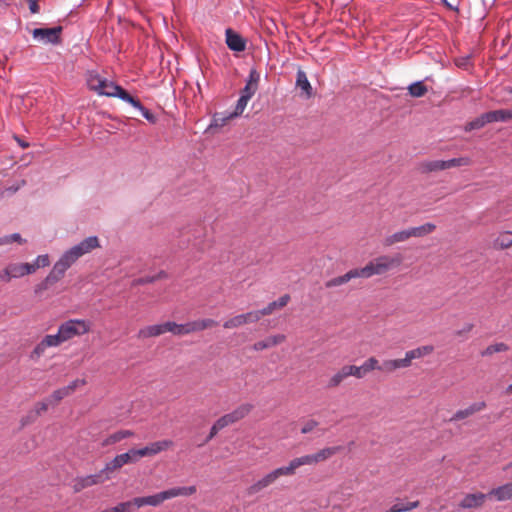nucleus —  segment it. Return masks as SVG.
<instances>
[{"instance_id": "nucleus-8", "label": "nucleus", "mask_w": 512, "mask_h": 512, "mask_svg": "<svg viewBox=\"0 0 512 512\" xmlns=\"http://www.w3.org/2000/svg\"><path fill=\"white\" fill-rule=\"evenodd\" d=\"M281 476H290L286 467H279L266 474L249 487L250 494H256L276 482Z\"/></svg>"}, {"instance_id": "nucleus-58", "label": "nucleus", "mask_w": 512, "mask_h": 512, "mask_svg": "<svg viewBox=\"0 0 512 512\" xmlns=\"http://www.w3.org/2000/svg\"><path fill=\"white\" fill-rule=\"evenodd\" d=\"M257 87L247 84L245 87L241 90V95L246 96L248 99H251L253 95L256 93Z\"/></svg>"}, {"instance_id": "nucleus-43", "label": "nucleus", "mask_w": 512, "mask_h": 512, "mask_svg": "<svg viewBox=\"0 0 512 512\" xmlns=\"http://www.w3.org/2000/svg\"><path fill=\"white\" fill-rule=\"evenodd\" d=\"M241 315H242V318H244V320H245V324L257 322L261 319L262 316H266V314L263 312V309L243 313Z\"/></svg>"}, {"instance_id": "nucleus-21", "label": "nucleus", "mask_w": 512, "mask_h": 512, "mask_svg": "<svg viewBox=\"0 0 512 512\" xmlns=\"http://www.w3.org/2000/svg\"><path fill=\"white\" fill-rule=\"evenodd\" d=\"M407 361H405V358L402 359H390V360H384L379 367V371L385 372V373H392L397 369L400 368H407Z\"/></svg>"}, {"instance_id": "nucleus-60", "label": "nucleus", "mask_w": 512, "mask_h": 512, "mask_svg": "<svg viewBox=\"0 0 512 512\" xmlns=\"http://www.w3.org/2000/svg\"><path fill=\"white\" fill-rule=\"evenodd\" d=\"M84 384H85L84 379H76V380L72 381L69 385L65 386V388L67 389L69 394H71L76 388H78L79 386H82Z\"/></svg>"}, {"instance_id": "nucleus-52", "label": "nucleus", "mask_w": 512, "mask_h": 512, "mask_svg": "<svg viewBox=\"0 0 512 512\" xmlns=\"http://www.w3.org/2000/svg\"><path fill=\"white\" fill-rule=\"evenodd\" d=\"M47 349V346L45 343L41 340L33 349V351L30 354V358L32 360H38L41 356L44 355L45 351Z\"/></svg>"}, {"instance_id": "nucleus-57", "label": "nucleus", "mask_w": 512, "mask_h": 512, "mask_svg": "<svg viewBox=\"0 0 512 512\" xmlns=\"http://www.w3.org/2000/svg\"><path fill=\"white\" fill-rule=\"evenodd\" d=\"M318 422L316 420L310 419L308 420L303 427L301 428L302 434L310 433L314 428L318 426Z\"/></svg>"}, {"instance_id": "nucleus-37", "label": "nucleus", "mask_w": 512, "mask_h": 512, "mask_svg": "<svg viewBox=\"0 0 512 512\" xmlns=\"http://www.w3.org/2000/svg\"><path fill=\"white\" fill-rule=\"evenodd\" d=\"M42 341L45 343V345L47 346V348H52V347H58L60 346L63 342L62 338H61V335L59 333V331H57L56 334H49V335H46Z\"/></svg>"}, {"instance_id": "nucleus-15", "label": "nucleus", "mask_w": 512, "mask_h": 512, "mask_svg": "<svg viewBox=\"0 0 512 512\" xmlns=\"http://www.w3.org/2000/svg\"><path fill=\"white\" fill-rule=\"evenodd\" d=\"M486 407V403L484 401L476 402L469 405L467 408L458 410L451 418L450 422L462 420L473 415L476 412L483 410Z\"/></svg>"}, {"instance_id": "nucleus-24", "label": "nucleus", "mask_w": 512, "mask_h": 512, "mask_svg": "<svg viewBox=\"0 0 512 512\" xmlns=\"http://www.w3.org/2000/svg\"><path fill=\"white\" fill-rule=\"evenodd\" d=\"M217 324H218L217 321L210 319V318L190 321L189 322L190 333L200 332L207 328L216 326Z\"/></svg>"}, {"instance_id": "nucleus-13", "label": "nucleus", "mask_w": 512, "mask_h": 512, "mask_svg": "<svg viewBox=\"0 0 512 512\" xmlns=\"http://www.w3.org/2000/svg\"><path fill=\"white\" fill-rule=\"evenodd\" d=\"M225 35L226 44L230 50L235 52H242L245 50L246 41L240 34L228 28L226 29Z\"/></svg>"}, {"instance_id": "nucleus-59", "label": "nucleus", "mask_w": 512, "mask_h": 512, "mask_svg": "<svg viewBox=\"0 0 512 512\" xmlns=\"http://www.w3.org/2000/svg\"><path fill=\"white\" fill-rule=\"evenodd\" d=\"M187 334H191L190 328H189V322L184 323V324H178V328H176L175 335L183 336V335H187Z\"/></svg>"}, {"instance_id": "nucleus-27", "label": "nucleus", "mask_w": 512, "mask_h": 512, "mask_svg": "<svg viewBox=\"0 0 512 512\" xmlns=\"http://www.w3.org/2000/svg\"><path fill=\"white\" fill-rule=\"evenodd\" d=\"M290 300V296L285 294L281 296L278 300L270 302L266 307L263 308V312L266 315L271 314L274 310L285 307Z\"/></svg>"}, {"instance_id": "nucleus-12", "label": "nucleus", "mask_w": 512, "mask_h": 512, "mask_svg": "<svg viewBox=\"0 0 512 512\" xmlns=\"http://www.w3.org/2000/svg\"><path fill=\"white\" fill-rule=\"evenodd\" d=\"M487 497L488 494L481 492L466 494L459 502V507L461 509L479 508L485 503Z\"/></svg>"}, {"instance_id": "nucleus-47", "label": "nucleus", "mask_w": 512, "mask_h": 512, "mask_svg": "<svg viewBox=\"0 0 512 512\" xmlns=\"http://www.w3.org/2000/svg\"><path fill=\"white\" fill-rule=\"evenodd\" d=\"M133 507H135L134 499L131 501L121 502L110 509L111 512H132Z\"/></svg>"}, {"instance_id": "nucleus-54", "label": "nucleus", "mask_w": 512, "mask_h": 512, "mask_svg": "<svg viewBox=\"0 0 512 512\" xmlns=\"http://www.w3.org/2000/svg\"><path fill=\"white\" fill-rule=\"evenodd\" d=\"M166 277V273L164 271L159 272L156 276H147L143 278H139L135 281L136 284H147L156 281L157 279Z\"/></svg>"}, {"instance_id": "nucleus-48", "label": "nucleus", "mask_w": 512, "mask_h": 512, "mask_svg": "<svg viewBox=\"0 0 512 512\" xmlns=\"http://www.w3.org/2000/svg\"><path fill=\"white\" fill-rule=\"evenodd\" d=\"M250 99H248L246 96L240 95V98L237 101L236 107L234 112L231 113V116L237 117L243 113L245 110L247 103Z\"/></svg>"}, {"instance_id": "nucleus-3", "label": "nucleus", "mask_w": 512, "mask_h": 512, "mask_svg": "<svg viewBox=\"0 0 512 512\" xmlns=\"http://www.w3.org/2000/svg\"><path fill=\"white\" fill-rule=\"evenodd\" d=\"M402 257L400 255L388 256L383 255L370 261L362 268H358L361 278H370L374 275H381L390 269L397 267L401 264Z\"/></svg>"}, {"instance_id": "nucleus-14", "label": "nucleus", "mask_w": 512, "mask_h": 512, "mask_svg": "<svg viewBox=\"0 0 512 512\" xmlns=\"http://www.w3.org/2000/svg\"><path fill=\"white\" fill-rule=\"evenodd\" d=\"M317 464L314 454L309 455H303L301 457L294 458L289 462V464L286 467V470L288 471L289 475H293L301 466L304 465H315Z\"/></svg>"}, {"instance_id": "nucleus-18", "label": "nucleus", "mask_w": 512, "mask_h": 512, "mask_svg": "<svg viewBox=\"0 0 512 512\" xmlns=\"http://www.w3.org/2000/svg\"><path fill=\"white\" fill-rule=\"evenodd\" d=\"M285 339H286V337L283 334L269 336L264 340L254 343L252 346V349L255 351H261L264 349H268V348L274 347V346L284 342Z\"/></svg>"}, {"instance_id": "nucleus-55", "label": "nucleus", "mask_w": 512, "mask_h": 512, "mask_svg": "<svg viewBox=\"0 0 512 512\" xmlns=\"http://www.w3.org/2000/svg\"><path fill=\"white\" fill-rule=\"evenodd\" d=\"M137 110L140 111L141 115L150 123L156 122V117L153 113H151L147 108H145L141 103L140 107H136Z\"/></svg>"}, {"instance_id": "nucleus-1", "label": "nucleus", "mask_w": 512, "mask_h": 512, "mask_svg": "<svg viewBox=\"0 0 512 512\" xmlns=\"http://www.w3.org/2000/svg\"><path fill=\"white\" fill-rule=\"evenodd\" d=\"M100 246L97 236H89L78 244L64 251L46 278L37 286L36 292L46 290L49 286L60 281L66 271L77 262L79 258L90 253Z\"/></svg>"}, {"instance_id": "nucleus-16", "label": "nucleus", "mask_w": 512, "mask_h": 512, "mask_svg": "<svg viewBox=\"0 0 512 512\" xmlns=\"http://www.w3.org/2000/svg\"><path fill=\"white\" fill-rule=\"evenodd\" d=\"M355 278H361L360 277V273L358 271V268L351 269V270H349L348 272H346L345 274H343L341 276L334 277V278L328 280L325 283V286L327 288L341 286V285L346 284L347 282H349L350 280L355 279Z\"/></svg>"}, {"instance_id": "nucleus-9", "label": "nucleus", "mask_w": 512, "mask_h": 512, "mask_svg": "<svg viewBox=\"0 0 512 512\" xmlns=\"http://www.w3.org/2000/svg\"><path fill=\"white\" fill-rule=\"evenodd\" d=\"M252 406L250 404H243L233 410L232 412L220 417L214 424L218 429L222 430L225 427L243 419L251 411Z\"/></svg>"}, {"instance_id": "nucleus-4", "label": "nucleus", "mask_w": 512, "mask_h": 512, "mask_svg": "<svg viewBox=\"0 0 512 512\" xmlns=\"http://www.w3.org/2000/svg\"><path fill=\"white\" fill-rule=\"evenodd\" d=\"M91 325L89 320L69 319L59 325L58 331L63 342H67L74 337H80L90 332Z\"/></svg>"}, {"instance_id": "nucleus-17", "label": "nucleus", "mask_w": 512, "mask_h": 512, "mask_svg": "<svg viewBox=\"0 0 512 512\" xmlns=\"http://www.w3.org/2000/svg\"><path fill=\"white\" fill-rule=\"evenodd\" d=\"M488 497H494L497 501L512 499V482L506 483L489 491Z\"/></svg>"}, {"instance_id": "nucleus-29", "label": "nucleus", "mask_w": 512, "mask_h": 512, "mask_svg": "<svg viewBox=\"0 0 512 512\" xmlns=\"http://www.w3.org/2000/svg\"><path fill=\"white\" fill-rule=\"evenodd\" d=\"M347 377H349V375H348V371H347V368L345 365L329 379V381L327 383V387L328 388L338 387Z\"/></svg>"}, {"instance_id": "nucleus-6", "label": "nucleus", "mask_w": 512, "mask_h": 512, "mask_svg": "<svg viewBox=\"0 0 512 512\" xmlns=\"http://www.w3.org/2000/svg\"><path fill=\"white\" fill-rule=\"evenodd\" d=\"M29 274H33V269L29 267V263L12 262L0 271V280L8 283L12 279L20 278Z\"/></svg>"}, {"instance_id": "nucleus-56", "label": "nucleus", "mask_w": 512, "mask_h": 512, "mask_svg": "<svg viewBox=\"0 0 512 512\" xmlns=\"http://www.w3.org/2000/svg\"><path fill=\"white\" fill-rule=\"evenodd\" d=\"M259 79H260L259 73L255 69H252L249 73L246 83L258 88Z\"/></svg>"}, {"instance_id": "nucleus-53", "label": "nucleus", "mask_w": 512, "mask_h": 512, "mask_svg": "<svg viewBox=\"0 0 512 512\" xmlns=\"http://www.w3.org/2000/svg\"><path fill=\"white\" fill-rule=\"evenodd\" d=\"M68 395H70V394L67 391V389L65 387H62L60 389L55 390L52 393V395L49 397V399L51 402L53 401L54 403H57Z\"/></svg>"}, {"instance_id": "nucleus-39", "label": "nucleus", "mask_w": 512, "mask_h": 512, "mask_svg": "<svg viewBox=\"0 0 512 512\" xmlns=\"http://www.w3.org/2000/svg\"><path fill=\"white\" fill-rule=\"evenodd\" d=\"M470 163H471V160L468 157H459V158H452L449 160H445L446 169L460 167V166H468V165H470Z\"/></svg>"}, {"instance_id": "nucleus-42", "label": "nucleus", "mask_w": 512, "mask_h": 512, "mask_svg": "<svg viewBox=\"0 0 512 512\" xmlns=\"http://www.w3.org/2000/svg\"><path fill=\"white\" fill-rule=\"evenodd\" d=\"M242 325H245V320H244V318H242L241 314L236 315V316L226 320L223 323V327L225 329H233V328L240 327Z\"/></svg>"}, {"instance_id": "nucleus-51", "label": "nucleus", "mask_w": 512, "mask_h": 512, "mask_svg": "<svg viewBox=\"0 0 512 512\" xmlns=\"http://www.w3.org/2000/svg\"><path fill=\"white\" fill-rule=\"evenodd\" d=\"M346 368H347L349 376H354L358 379H361L366 375L365 371L363 370L362 365H360V366L346 365Z\"/></svg>"}, {"instance_id": "nucleus-36", "label": "nucleus", "mask_w": 512, "mask_h": 512, "mask_svg": "<svg viewBox=\"0 0 512 512\" xmlns=\"http://www.w3.org/2000/svg\"><path fill=\"white\" fill-rule=\"evenodd\" d=\"M419 506V501L408 503H396L387 512H406Z\"/></svg>"}, {"instance_id": "nucleus-30", "label": "nucleus", "mask_w": 512, "mask_h": 512, "mask_svg": "<svg viewBox=\"0 0 512 512\" xmlns=\"http://www.w3.org/2000/svg\"><path fill=\"white\" fill-rule=\"evenodd\" d=\"M133 433L129 430H120L109 435L103 442L104 445H111L117 443L125 438L132 436Z\"/></svg>"}, {"instance_id": "nucleus-50", "label": "nucleus", "mask_w": 512, "mask_h": 512, "mask_svg": "<svg viewBox=\"0 0 512 512\" xmlns=\"http://www.w3.org/2000/svg\"><path fill=\"white\" fill-rule=\"evenodd\" d=\"M51 403L50 399H45L44 401L38 402L32 412L34 413V416L32 417V420H35L37 416H39L41 413L45 412L48 409L49 404Z\"/></svg>"}, {"instance_id": "nucleus-38", "label": "nucleus", "mask_w": 512, "mask_h": 512, "mask_svg": "<svg viewBox=\"0 0 512 512\" xmlns=\"http://www.w3.org/2000/svg\"><path fill=\"white\" fill-rule=\"evenodd\" d=\"M234 118L231 113L228 115L215 114L208 129L223 127L230 119Z\"/></svg>"}, {"instance_id": "nucleus-31", "label": "nucleus", "mask_w": 512, "mask_h": 512, "mask_svg": "<svg viewBox=\"0 0 512 512\" xmlns=\"http://www.w3.org/2000/svg\"><path fill=\"white\" fill-rule=\"evenodd\" d=\"M428 89L422 81H416L408 86V92L412 97L419 98L427 93Z\"/></svg>"}, {"instance_id": "nucleus-10", "label": "nucleus", "mask_w": 512, "mask_h": 512, "mask_svg": "<svg viewBox=\"0 0 512 512\" xmlns=\"http://www.w3.org/2000/svg\"><path fill=\"white\" fill-rule=\"evenodd\" d=\"M61 26L53 28H36L32 35L35 40L44 44H57L60 42Z\"/></svg>"}, {"instance_id": "nucleus-45", "label": "nucleus", "mask_w": 512, "mask_h": 512, "mask_svg": "<svg viewBox=\"0 0 512 512\" xmlns=\"http://www.w3.org/2000/svg\"><path fill=\"white\" fill-rule=\"evenodd\" d=\"M241 315H242V318H244V320H245V324L257 322L261 319L262 316H266V314L263 312V309L243 313Z\"/></svg>"}, {"instance_id": "nucleus-33", "label": "nucleus", "mask_w": 512, "mask_h": 512, "mask_svg": "<svg viewBox=\"0 0 512 512\" xmlns=\"http://www.w3.org/2000/svg\"><path fill=\"white\" fill-rule=\"evenodd\" d=\"M114 97L121 99L124 102L131 104L135 109L136 107H140V101L132 97L125 89L121 86L117 90V93Z\"/></svg>"}, {"instance_id": "nucleus-61", "label": "nucleus", "mask_w": 512, "mask_h": 512, "mask_svg": "<svg viewBox=\"0 0 512 512\" xmlns=\"http://www.w3.org/2000/svg\"><path fill=\"white\" fill-rule=\"evenodd\" d=\"M164 333L170 332L175 335L176 328H178V324L173 321H167L163 323Z\"/></svg>"}, {"instance_id": "nucleus-64", "label": "nucleus", "mask_w": 512, "mask_h": 512, "mask_svg": "<svg viewBox=\"0 0 512 512\" xmlns=\"http://www.w3.org/2000/svg\"><path fill=\"white\" fill-rule=\"evenodd\" d=\"M86 477H87L88 484H90L91 486L101 482V475H99V474L88 475Z\"/></svg>"}, {"instance_id": "nucleus-28", "label": "nucleus", "mask_w": 512, "mask_h": 512, "mask_svg": "<svg viewBox=\"0 0 512 512\" xmlns=\"http://www.w3.org/2000/svg\"><path fill=\"white\" fill-rule=\"evenodd\" d=\"M342 449L341 446H334V447H326L321 450H319L317 453H314L316 462H322L329 458H331L333 455L338 453Z\"/></svg>"}, {"instance_id": "nucleus-63", "label": "nucleus", "mask_w": 512, "mask_h": 512, "mask_svg": "<svg viewBox=\"0 0 512 512\" xmlns=\"http://www.w3.org/2000/svg\"><path fill=\"white\" fill-rule=\"evenodd\" d=\"M29 4V10L31 13L36 14L39 12L40 7L38 5V0H27Z\"/></svg>"}, {"instance_id": "nucleus-49", "label": "nucleus", "mask_w": 512, "mask_h": 512, "mask_svg": "<svg viewBox=\"0 0 512 512\" xmlns=\"http://www.w3.org/2000/svg\"><path fill=\"white\" fill-rule=\"evenodd\" d=\"M363 370L366 374L373 370H379L380 364L379 361L375 357H370L362 364Z\"/></svg>"}, {"instance_id": "nucleus-32", "label": "nucleus", "mask_w": 512, "mask_h": 512, "mask_svg": "<svg viewBox=\"0 0 512 512\" xmlns=\"http://www.w3.org/2000/svg\"><path fill=\"white\" fill-rule=\"evenodd\" d=\"M486 113H483L479 117L475 118L474 120L470 121L465 126V131L469 132L475 129H480L484 127L486 124L489 123L488 118H486Z\"/></svg>"}, {"instance_id": "nucleus-62", "label": "nucleus", "mask_w": 512, "mask_h": 512, "mask_svg": "<svg viewBox=\"0 0 512 512\" xmlns=\"http://www.w3.org/2000/svg\"><path fill=\"white\" fill-rule=\"evenodd\" d=\"M89 486H91V485L88 484L87 477L85 476V477H82V478L78 479L76 481L74 487H75L76 491H80V490H82V489H84L86 487H89Z\"/></svg>"}, {"instance_id": "nucleus-22", "label": "nucleus", "mask_w": 512, "mask_h": 512, "mask_svg": "<svg viewBox=\"0 0 512 512\" xmlns=\"http://www.w3.org/2000/svg\"><path fill=\"white\" fill-rule=\"evenodd\" d=\"M296 87L301 89L306 97H310L312 95V86L307 78L306 73L301 69L297 71Z\"/></svg>"}, {"instance_id": "nucleus-25", "label": "nucleus", "mask_w": 512, "mask_h": 512, "mask_svg": "<svg viewBox=\"0 0 512 512\" xmlns=\"http://www.w3.org/2000/svg\"><path fill=\"white\" fill-rule=\"evenodd\" d=\"M409 238H411L409 230L405 229V230H401V231L395 232V233L387 236L384 239L383 244H384V246L388 247V246H392L395 243L404 242V241L408 240Z\"/></svg>"}, {"instance_id": "nucleus-7", "label": "nucleus", "mask_w": 512, "mask_h": 512, "mask_svg": "<svg viewBox=\"0 0 512 512\" xmlns=\"http://www.w3.org/2000/svg\"><path fill=\"white\" fill-rule=\"evenodd\" d=\"M141 458V455L138 454V449H130L125 453L116 455L111 461L106 463L105 468L102 472H111L117 469H120L126 464H134L137 463Z\"/></svg>"}, {"instance_id": "nucleus-44", "label": "nucleus", "mask_w": 512, "mask_h": 512, "mask_svg": "<svg viewBox=\"0 0 512 512\" xmlns=\"http://www.w3.org/2000/svg\"><path fill=\"white\" fill-rule=\"evenodd\" d=\"M241 315H242V318H244V320H245V324L257 322L261 319L262 316H266V314L263 312V309L243 313Z\"/></svg>"}, {"instance_id": "nucleus-41", "label": "nucleus", "mask_w": 512, "mask_h": 512, "mask_svg": "<svg viewBox=\"0 0 512 512\" xmlns=\"http://www.w3.org/2000/svg\"><path fill=\"white\" fill-rule=\"evenodd\" d=\"M424 169L428 172L446 170L445 160H431L424 164Z\"/></svg>"}, {"instance_id": "nucleus-26", "label": "nucleus", "mask_w": 512, "mask_h": 512, "mask_svg": "<svg viewBox=\"0 0 512 512\" xmlns=\"http://www.w3.org/2000/svg\"><path fill=\"white\" fill-rule=\"evenodd\" d=\"M436 226L433 223H425L418 227L408 228L410 237H423L435 230Z\"/></svg>"}, {"instance_id": "nucleus-2", "label": "nucleus", "mask_w": 512, "mask_h": 512, "mask_svg": "<svg viewBox=\"0 0 512 512\" xmlns=\"http://www.w3.org/2000/svg\"><path fill=\"white\" fill-rule=\"evenodd\" d=\"M196 493L195 486L173 487L171 489L159 492L154 495L136 497L134 503L136 508H141L145 505L159 506L162 502L179 496H190Z\"/></svg>"}, {"instance_id": "nucleus-11", "label": "nucleus", "mask_w": 512, "mask_h": 512, "mask_svg": "<svg viewBox=\"0 0 512 512\" xmlns=\"http://www.w3.org/2000/svg\"><path fill=\"white\" fill-rule=\"evenodd\" d=\"M171 446H173V441L168 440V439L160 440V441L152 442L145 447L139 448L138 454L141 455V458L147 457V456H154L163 451H166Z\"/></svg>"}, {"instance_id": "nucleus-46", "label": "nucleus", "mask_w": 512, "mask_h": 512, "mask_svg": "<svg viewBox=\"0 0 512 512\" xmlns=\"http://www.w3.org/2000/svg\"><path fill=\"white\" fill-rule=\"evenodd\" d=\"M13 242H18L19 244H22L25 241L22 239L19 233H13L10 235L0 237V246L9 245Z\"/></svg>"}, {"instance_id": "nucleus-35", "label": "nucleus", "mask_w": 512, "mask_h": 512, "mask_svg": "<svg viewBox=\"0 0 512 512\" xmlns=\"http://www.w3.org/2000/svg\"><path fill=\"white\" fill-rule=\"evenodd\" d=\"M508 349H509V347L507 344L500 342V343L489 345L485 350H483L481 352V355L482 356H490L494 353L505 352Z\"/></svg>"}, {"instance_id": "nucleus-34", "label": "nucleus", "mask_w": 512, "mask_h": 512, "mask_svg": "<svg viewBox=\"0 0 512 512\" xmlns=\"http://www.w3.org/2000/svg\"><path fill=\"white\" fill-rule=\"evenodd\" d=\"M50 264V258L48 254H42L36 257V259L29 263V267L33 269V273L36 272L39 268H44L49 266Z\"/></svg>"}, {"instance_id": "nucleus-40", "label": "nucleus", "mask_w": 512, "mask_h": 512, "mask_svg": "<svg viewBox=\"0 0 512 512\" xmlns=\"http://www.w3.org/2000/svg\"><path fill=\"white\" fill-rule=\"evenodd\" d=\"M496 244L503 249L510 247L512 245V232L505 231L501 233L496 239Z\"/></svg>"}, {"instance_id": "nucleus-20", "label": "nucleus", "mask_w": 512, "mask_h": 512, "mask_svg": "<svg viewBox=\"0 0 512 512\" xmlns=\"http://www.w3.org/2000/svg\"><path fill=\"white\" fill-rule=\"evenodd\" d=\"M162 334H164L163 323L149 325V326L141 328L137 333V337L139 339H147V338H151V337H157Z\"/></svg>"}, {"instance_id": "nucleus-19", "label": "nucleus", "mask_w": 512, "mask_h": 512, "mask_svg": "<svg viewBox=\"0 0 512 512\" xmlns=\"http://www.w3.org/2000/svg\"><path fill=\"white\" fill-rule=\"evenodd\" d=\"M433 351L434 347L432 345H424L407 351L404 357L405 361H407V366L409 367L411 365L412 360L427 356Z\"/></svg>"}, {"instance_id": "nucleus-23", "label": "nucleus", "mask_w": 512, "mask_h": 512, "mask_svg": "<svg viewBox=\"0 0 512 512\" xmlns=\"http://www.w3.org/2000/svg\"><path fill=\"white\" fill-rule=\"evenodd\" d=\"M489 123L505 122L512 119V110L500 109L486 112Z\"/></svg>"}, {"instance_id": "nucleus-5", "label": "nucleus", "mask_w": 512, "mask_h": 512, "mask_svg": "<svg viewBox=\"0 0 512 512\" xmlns=\"http://www.w3.org/2000/svg\"><path fill=\"white\" fill-rule=\"evenodd\" d=\"M87 85L90 90L95 91L99 95L108 97H114L120 87L119 85L101 77L95 72L88 73Z\"/></svg>"}]
</instances>
